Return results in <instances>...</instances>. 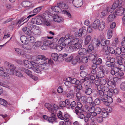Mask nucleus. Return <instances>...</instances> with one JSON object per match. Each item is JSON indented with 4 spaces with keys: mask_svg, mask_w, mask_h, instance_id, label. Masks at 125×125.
Here are the masks:
<instances>
[{
    "mask_svg": "<svg viewBox=\"0 0 125 125\" xmlns=\"http://www.w3.org/2000/svg\"><path fill=\"white\" fill-rule=\"evenodd\" d=\"M48 58L45 56L39 55L36 56L35 58V61L38 64V67L36 69L38 71L37 72H36L38 73L41 72V71L43 70H46L49 66V64L47 62V61Z\"/></svg>",
    "mask_w": 125,
    "mask_h": 125,
    "instance_id": "1",
    "label": "nucleus"
},
{
    "mask_svg": "<svg viewBox=\"0 0 125 125\" xmlns=\"http://www.w3.org/2000/svg\"><path fill=\"white\" fill-rule=\"evenodd\" d=\"M68 45L73 46L76 49H79L82 47L81 44L83 41L81 39L75 38L73 36H71L68 38Z\"/></svg>",
    "mask_w": 125,
    "mask_h": 125,
    "instance_id": "2",
    "label": "nucleus"
},
{
    "mask_svg": "<svg viewBox=\"0 0 125 125\" xmlns=\"http://www.w3.org/2000/svg\"><path fill=\"white\" fill-rule=\"evenodd\" d=\"M24 63L25 66L27 68L31 69L35 72H37L36 69L37 67H38V64L34 62H31L27 60L24 61Z\"/></svg>",
    "mask_w": 125,
    "mask_h": 125,
    "instance_id": "3",
    "label": "nucleus"
},
{
    "mask_svg": "<svg viewBox=\"0 0 125 125\" xmlns=\"http://www.w3.org/2000/svg\"><path fill=\"white\" fill-rule=\"evenodd\" d=\"M28 26L30 28V31L34 34L39 35L41 33V29L38 26L34 25L31 22L28 23L27 24Z\"/></svg>",
    "mask_w": 125,
    "mask_h": 125,
    "instance_id": "4",
    "label": "nucleus"
},
{
    "mask_svg": "<svg viewBox=\"0 0 125 125\" xmlns=\"http://www.w3.org/2000/svg\"><path fill=\"white\" fill-rule=\"evenodd\" d=\"M88 110L91 113V114H87L86 117L89 119L91 117V115L93 116H95L99 114L101 112V109L99 107L95 108L94 107H91Z\"/></svg>",
    "mask_w": 125,
    "mask_h": 125,
    "instance_id": "5",
    "label": "nucleus"
},
{
    "mask_svg": "<svg viewBox=\"0 0 125 125\" xmlns=\"http://www.w3.org/2000/svg\"><path fill=\"white\" fill-rule=\"evenodd\" d=\"M105 23L104 22H100L99 20L95 21L93 23L92 26L94 29H98L99 31H102L104 28Z\"/></svg>",
    "mask_w": 125,
    "mask_h": 125,
    "instance_id": "6",
    "label": "nucleus"
},
{
    "mask_svg": "<svg viewBox=\"0 0 125 125\" xmlns=\"http://www.w3.org/2000/svg\"><path fill=\"white\" fill-rule=\"evenodd\" d=\"M20 39L22 43L26 44H28L29 42L33 43L36 41V39L30 35L22 36L21 37Z\"/></svg>",
    "mask_w": 125,
    "mask_h": 125,
    "instance_id": "7",
    "label": "nucleus"
},
{
    "mask_svg": "<svg viewBox=\"0 0 125 125\" xmlns=\"http://www.w3.org/2000/svg\"><path fill=\"white\" fill-rule=\"evenodd\" d=\"M11 69L10 70V73L11 74H14L20 77H22L23 75L20 72L21 71H22V68L21 69L19 68L17 69L14 66L10 65Z\"/></svg>",
    "mask_w": 125,
    "mask_h": 125,
    "instance_id": "8",
    "label": "nucleus"
},
{
    "mask_svg": "<svg viewBox=\"0 0 125 125\" xmlns=\"http://www.w3.org/2000/svg\"><path fill=\"white\" fill-rule=\"evenodd\" d=\"M100 44V41L99 40L96 39H93L89 45V52L92 53V51L94 50V47H98Z\"/></svg>",
    "mask_w": 125,
    "mask_h": 125,
    "instance_id": "9",
    "label": "nucleus"
},
{
    "mask_svg": "<svg viewBox=\"0 0 125 125\" xmlns=\"http://www.w3.org/2000/svg\"><path fill=\"white\" fill-rule=\"evenodd\" d=\"M50 15L47 13L46 12L43 14V19L42 18V24L44 25L49 26L51 25V24L48 20V17H49Z\"/></svg>",
    "mask_w": 125,
    "mask_h": 125,
    "instance_id": "10",
    "label": "nucleus"
},
{
    "mask_svg": "<svg viewBox=\"0 0 125 125\" xmlns=\"http://www.w3.org/2000/svg\"><path fill=\"white\" fill-rule=\"evenodd\" d=\"M68 38L64 37H61L58 42L59 44L62 46V47H65L66 45H68Z\"/></svg>",
    "mask_w": 125,
    "mask_h": 125,
    "instance_id": "11",
    "label": "nucleus"
},
{
    "mask_svg": "<svg viewBox=\"0 0 125 125\" xmlns=\"http://www.w3.org/2000/svg\"><path fill=\"white\" fill-rule=\"evenodd\" d=\"M104 69L102 66H100L98 69V72L96 74L97 78L99 79L100 78L103 77L104 76Z\"/></svg>",
    "mask_w": 125,
    "mask_h": 125,
    "instance_id": "12",
    "label": "nucleus"
},
{
    "mask_svg": "<svg viewBox=\"0 0 125 125\" xmlns=\"http://www.w3.org/2000/svg\"><path fill=\"white\" fill-rule=\"evenodd\" d=\"M102 87L101 91L103 92V94L102 95L100 94V93H98L101 96H103L105 94H107V93L108 92L110 91V89L108 85H102Z\"/></svg>",
    "mask_w": 125,
    "mask_h": 125,
    "instance_id": "13",
    "label": "nucleus"
},
{
    "mask_svg": "<svg viewBox=\"0 0 125 125\" xmlns=\"http://www.w3.org/2000/svg\"><path fill=\"white\" fill-rule=\"evenodd\" d=\"M64 95L66 97L70 99L73 98L74 95L73 90H68L67 91L64 92Z\"/></svg>",
    "mask_w": 125,
    "mask_h": 125,
    "instance_id": "14",
    "label": "nucleus"
},
{
    "mask_svg": "<svg viewBox=\"0 0 125 125\" xmlns=\"http://www.w3.org/2000/svg\"><path fill=\"white\" fill-rule=\"evenodd\" d=\"M89 48L87 50L84 48H82L79 50L78 53V54L80 55H87L89 54H91L92 53L89 52L88 51Z\"/></svg>",
    "mask_w": 125,
    "mask_h": 125,
    "instance_id": "15",
    "label": "nucleus"
},
{
    "mask_svg": "<svg viewBox=\"0 0 125 125\" xmlns=\"http://www.w3.org/2000/svg\"><path fill=\"white\" fill-rule=\"evenodd\" d=\"M95 84L97 86V89L98 90L97 91L98 93H100V94L102 95L103 94V92L101 91L102 88V85H100V82L99 80H96L95 81Z\"/></svg>",
    "mask_w": 125,
    "mask_h": 125,
    "instance_id": "16",
    "label": "nucleus"
},
{
    "mask_svg": "<svg viewBox=\"0 0 125 125\" xmlns=\"http://www.w3.org/2000/svg\"><path fill=\"white\" fill-rule=\"evenodd\" d=\"M115 13L116 15L119 16L121 15L124 13L125 15V8L121 7L117 9L115 11Z\"/></svg>",
    "mask_w": 125,
    "mask_h": 125,
    "instance_id": "17",
    "label": "nucleus"
},
{
    "mask_svg": "<svg viewBox=\"0 0 125 125\" xmlns=\"http://www.w3.org/2000/svg\"><path fill=\"white\" fill-rule=\"evenodd\" d=\"M51 9L53 12V13H52L54 15L56 12V13H58L61 12L62 11L61 9L60 6H59L57 5V6L51 7Z\"/></svg>",
    "mask_w": 125,
    "mask_h": 125,
    "instance_id": "18",
    "label": "nucleus"
},
{
    "mask_svg": "<svg viewBox=\"0 0 125 125\" xmlns=\"http://www.w3.org/2000/svg\"><path fill=\"white\" fill-rule=\"evenodd\" d=\"M0 76L4 78H8L9 75L6 72L5 70H4L3 68L0 67Z\"/></svg>",
    "mask_w": 125,
    "mask_h": 125,
    "instance_id": "19",
    "label": "nucleus"
},
{
    "mask_svg": "<svg viewBox=\"0 0 125 125\" xmlns=\"http://www.w3.org/2000/svg\"><path fill=\"white\" fill-rule=\"evenodd\" d=\"M73 3L74 6L78 8L80 7L82 5L83 1L82 0H73Z\"/></svg>",
    "mask_w": 125,
    "mask_h": 125,
    "instance_id": "20",
    "label": "nucleus"
},
{
    "mask_svg": "<svg viewBox=\"0 0 125 125\" xmlns=\"http://www.w3.org/2000/svg\"><path fill=\"white\" fill-rule=\"evenodd\" d=\"M108 92L107 93V94H105L102 97V99H105L108 101V102L110 103H111L113 102V99L112 97V96H109L108 95Z\"/></svg>",
    "mask_w": 125,
    "mask_h": 125,
    "instance_id": "21",
    "label": "nucleus"
},
{
    "mask_svg": "<svg viewBox=\"0 0 125 125\" xmlns=\"http://www.w3.org/2000/svg\"><path fill=\"white\" fill-rule=\"evenodd\" d=\"M53 20L55 22H63V19L61 17L55 15L53 17Z\"/></svg>",
    "mask_w": 125,
    "mask_h": 125,
    "instance_id": "22",
    "label": "nucleus"
},
{
    "mask_svg": "<svg viewBox=\"0 0 125 125\" xmlns=\"http://www.w3.org/2000/svg\"><path fill=\"white\" fill-rule=\"evenodd\" d=\"M83 105L80 102H78L77 103V106L75 107V111L83 112L82 108Z\"/></svg>",
    "mask_w": 125,
    "mask_h": 125,
    "instance_id": "23",
    "label": "nucleus"
},
{
    "mask_svg": "<svg viewBox=\"0 0 125 125\" xmlns=\"http://www.w3.org/2000/svg\"><path fill=\"white\" fill-rule=\"evenodd\" d=\"M97 65L96 63L93 64L92 66V69L93 70L91 71L92 74L94 75L96 74L97 72L98 71V68H97Z\"/></svg>",
    "mask_w": 125,
    "mask_h": 125,
    "instance_id": "24",
    "label": "nucleus"
},
{
    "mask_svg": "<svg viewBox=\"0 0 125 125\" xmlns=\"http://www.w3.org/2000/svg\"><path fill=\"white\" fill-rule=\"evenodd\" d=\"M76 49L73 46L71 45L69 46L66 48V51L67 52H71L76 50Z\"/></svg>",
    "mask_w": 125,
    "mask_h": 125,
    "instance_id": "25",
    "label": "nucleus"
},
{
    "mask_svg": "<svg viewBox=\"0 0 125 125\" xmlns=\"http://www.w3.org/2000/svg\"><path fill=\"white\" fill-rule=\"evenodd\" d=\"M44 106L48 109L49 112L54 111V109L51 104L46 103L45 104Z\"/></svg>",
    "mask_w": 125,
    "mask_h": 125,
    "instance_id": "26",
    "label": "nucleus"
},
{
    "mask_svg": "<svg viewBox=\"0 0 125 125\" xmlns=\"http://www.w3.org/2000/svg\"><path fill=\"white\" fill-rule=\"evenodd\" d=\"M14 50L15 52L21 55H25V53L24 50L18 48H14Z\"/></svg>",
    "mask_w": 125,
    "mask_h": 125,
    "instance_id": "27",
    "label": "nucleus"
},
{
    "mask_svg": "<svg viewBox=\"0 0 125 125\" xmlns=\"http://www.w3.org/2000/svg\"><path fill=\"white\" fill-rule=\"evenodd\" d=\"M92 37L90 35L87 36L85 39L84 43L86 45H88L92 40Z\"/></svg>",
    "mask_w": 125,
    "mask_h": 125,
    "instance_id": "28",
    "label": "nucleus"
},
{
    "mask_svg": "<svg viewBox=\"0 0 125 125\" xmlns=\"http://www.w3.org/2000/svg\"><path fill=\"white\" fill-rule=\"evenodd\" d=\"M57 5L62 8L63 9H67L68 8V6L64 3H57Z\"/></svg>",
    "mask_w": 125,
    "mask_h": 125,
    "instance_id": "29",
    "label": "nucleus"
},
{
    "mask_svg": "<svg viewBox=\"0 0 125 125\" xmlns=\"http://www.w3.org/2000/svg\"><path fill=\"white\" fill-rule=\"evenodd\" d=\"M118 92V91L117 89H115L114 90L111 89L110 91L108 92V95L110 96H112L113 93H114L115 94H117Z\"/></svg>",
    "mask_w": 125,
    "mask_h": 125,
    "instance_id": "30",
    "label": "nucleus"
},
{
    "mask_svg": "<svg viewBox=\"0 0 125 125\" xmlns=\"http://www.w3.org/2000/svg\"><path fill=\"white\" fill-rule=\"evenodd\" d=\"M22 5L24 7H28L30 6L32 4V3L28 1H23L22 2Z\"/></svg>",
    "mask_w": 125,
    "mask_h": 125,
    "instance_id": "31",
    "label": "nucleus"
},
{
    "mask_svg": "<svg viewBox=\"0 0 125 125\" xmlns=\"http://www.w3.org/2000/svg\"><path fill=\"white\" fill-rule=\"evenodd\" d=\"M53 38L52 37H48V39H47V40H46V41H44L43 42V43L44 44H45V45H46L47 46L49 45H51V44L52 43V42L50 40H49V39H52Z\"/></svg>",
    "mask_w": 125,
    "mask_h": 125,
    "instance_id": "32",
    "label": "nucleus"
},
{
    "mask_svg": "<svg viewBox=\"0 0 125 125\" xmlns=\"http://www.w3.org/2000/svg\"><path fill=\"white\" fill-rule=\"evenodd\" d=\"M110 43L109 41L108 40H105L104 39H102L100 42L101 44L103 46H104L105 45H107Z\"/></svg>",
    "mask_w": 125,
    "mask_h": 125,
    "instance_id": "33",
    "label": "nucleus"
},
{
    "mask_svg": "<svg viewBox=\"0 0 125 125\" xmlns=\"http://www.w3.org/2000/svg\"><path fill=\"white\" fill-rule=\"evenodd\" d=\"M86 29H84L83 28L80 29L79 31L78 36H81L82 35L86 33Z\"/></svg>",
    "mask_w": 125,
    "mask_h": 125,
    "instance_id": "34",
    "label": "nucleus"
},
{
    "mask_svg": "<svg viewBox=\"0 0 125 125\" xmlns=\"http://www.w3.org/2000/svg\"><path fill=\"white\" fill-rule=\"evenodd\" d=\"M108 9H109L107 8L106 9L103 10L101 12V16L103 17L108 14L109 13Z\"/></svg>",
    "mask_w": 125,
    "mask_h": 125,
    "instance_id": "35",
    "label": "nucleus"
},
{
    "mask_svg": "<svg viewBox=\"0 0 125 125\" xmlns=\"http://www.w3.org/2000/svg\"><path fill=\"white\" fill-rule=\"evenodd\" d=\"M116 15L115 13V12L114 13V15L111 14L109 15L107 17V20L108 21L110 22L113 21L115 17V15Z\"/></svg>",
    "mask_w": 125,
    "mask_h": 125,
    "instance_id": "36",
    "label": "nucleus"
},
{
    "mask_svg": "<svg viewBox=\"0 0 125 125\" xmlns=\"http://www.w3.org/2000/svg\"><path fill=\"white\" fill-rule=\"evenodd\" d=\"M22 69L23 72L28 75L30 77L32 76V74L31 71L25 68H22Z\"/></svg>",
    "mask_w": 125,
    "mask_h": 125,
    "instance_id": "37",
    "label": "nucleus"
},
{
    "mask_svg": "<svg viewBox=\"0 0 125 125\" xmlns=\"http://www.w3.org/2000/svg\"><path fill=\"white\" fill-rule=\"evenodd\" d=\"M124 73L122 71H120L118 73H116L115 76L117 77L120 79L123 78L124 77Z\"/></svg>",
    "mask_w": 125,
    "mask_h": 125,
    "instance_id": "38",
    "label": "nucleus"
},
{
    "mask_svg": "<svg viewBox=\"0 0 125 125\" xmlns=\"http://www.w3.org/2000/svg\"><path fill=\"white\" fill-rule=\"evenodd\" d=\"M22 48L27 50H31L32 49L31 46L30 45L25 43L22 45Z\"/></svg>",
    "mask_w": 125,
    "mask_h": 125,
    "instance_id": "39",
    "label": "nucleus"
},
{
    "mask_svg": "<svg viewBox=\"0 0 125 125\" xmlns=\"http://www.w3.org/2000/svg\"><path fill=\"white\" fill-rule=\"evenodd\" d=\"M43 7V6H40L34 9L33 10V12L35 15L37 13L40 12L41 10Z\"/></svg>",
    "mask_w": 125,
    "mask_h": 125,
    "instance_id": "40",
    "label": "nucleus"
},
{
    "mask_svg": "<svg viewBox=\"0 0 125 125\" xmlns=\"http://www.w3.org/2000/svg\"><path fill=\"white\" fill-rule=\"evenodd\" d=\"M43 15L40 16L39 18H37V24L40 25L42 24V18L43 19Z\"/></svg>",
    "mask_w": 125,
    "mask_h": 125,
    "instance_id": "41",
    "label": "nucleus"
},
{
    "mask_svg": "<svg viewBox=\"0 0 125 125\" xmlns=\"http://www.w3.org/2000/svg\"><path fill=\"white\" fill-rule=\"evenodd\" d=\"M58 54L56 53H53L51 54L52 59L55 61L58 60Z\"/></svg>",
    "mask_w": 125,
    "mask_h": 125,
    "instance_id": "42",
    "label": "nucleus"
},
{
    "mask_svg": "<svg viewBox=\"0 0 125 125\" xmlns=\"http://www.w3.org/2000/svg\"><path fill=\"white\" fill-rule=\"evenodd\" d=\"M76 114L78 115L79 118L81 119H83L84 117V115L82 113L83 112H78L75 111Z\"/></svg>",
    "mask_w": 125,
    "mask_h": 125,
    "instance_id": "43",
    "label": "nucleus"
},
{
    "mask_svg": "<svg viewBox=\"0 0 125 125\" xmlns=\"http://www.w3.org/2000/svg\"><path fill=\"white\" fill-rule=\"evenodd\" d=\"M92 61L94 64H95V63L96 65L97 64L99 65L102 63V60L101 58H99L96 60H93Z\"/></svg>",
    "mask_w": 125,
    "mask_h": 125,
    "instance_id": "44",
    "label": "nucleus"
},
{
    "mask_svg": "<svg viewBox=\"0 0 125 125\" xmlns=\"http://www.w3.org/2000/svg\"><path fill=\"white\" fill-rule=\"evenodd\" d=\"M90 79L91 80H94L95 79V76L94 75H92L90 74H89L88 75V77H85L86 80H88Z\"/></svg>",
    "mask_w": 125,
    "mask_h": 125,
    "instance_id": "45",
    "label": "nucleus"
},
{
    "mask_svg": "<svg viewBox=\"0 0 125 125\" xmlns=\"http://www.w3.org/2000/svg\"><path fill=\"white\" fill-rule=\"evenodd\" d=\"M122 3H120V1H116L114 2L112 6L115 9L119 5H120Z\"/></svg>",
    "mask_w": 125,
    "mask_h": 125,
    "instance_id": "46",
    "label": "nucleus"
},
{
    "mask_svg": "<svg viewBox=\"0 0 125 125\" xmlns=\"http://www.w3.org/2000/svg\"><path fill=\"white\" fill-rule=\"evenodd\" d=\"M35 42V41L32 43L33 46L36 47H39L42 44V42L41 41H38Z\"/></svg>",
    "mask_w": 125,
    "mask_h": 125,
    "instance_id": "47",
    "label": "nucleus"
},
{
    "mask_svg": "<svg viewBox=\"0 0 125 125\" xmlns=\"http://www.w3.org/2000/svg\"><path fill=\"white\" fill-rule=\"evenodd\" d=\"M112 36V30L109 29L108 30L107 33V37L108 39H110L111 38Z\"/></svg>",
    "mask_w": 125,
    "mask_h": 125,
    "instance_id": "48",
    "label": "nucleus"
},
{
    "mask_svg": "<svg viewBox=\"0 0 125 125\" xmlns=\"http://www.w3.org/2000/svg\"><path fill=\"white\" fill-rule=\"evenodd\" d=\"M64 116V119L63 120L66 122L68 121L69 120V119L70 118V115L69 114L67 113L65 114Z\"/></svg>",
    "mask_w": 125,
    "mask_h": 125,
    "instance_id": "49",
    "label": "nucleus"
},
{
    "mask_svg": "<svg viewBox=\"0 0 125 125\" xmlns=\"http://www.w3.org/2000/svg\"><path fill=\"white\" fill-rule=\"evenodd\" d=\"M118 64H119L120 66H119L120 70H123L125 71V66L124 65H123L122 64V62H118Z\"/></svg>",
    "mask_w": 125,
    "mask_h": 125,
    "instance_id": "50",
    "label": "nucleus"
},
{
    "mask_svg": "<svg viewBox=\"0 0 125 125\" xmlns=\"http://www.w3.org/2000/svg\"><path fill=\"white\" fill-rule=\"evenodd\" d=\"M87 72H86L85 71H83L81 72L80 73V75L81 76L83 77H85L86 76L88 77V74Z\"/></svg>",
    "mask_w": 125,
    "mask_h": 125,
    "instance_id": "51",
    "label": "nucleus"
},
{
    "mask_svg": "<svg viewBox=\"0 0 125 125\" xmlns=\"http://www.w3.org/2000/svg\"><path fill=\"white\" fill-rule=\"evenodd\" d=\"M71 83H72L73 84H75L76 85L78 84L79 83V81L78 80H77L75 78H72L71 80Z\"/></svg>",
    "mask_w": 125,
    "mask_h": 125,
    "instance_id": "52",
    "label": "nucleus"
},
{
    "mask_svg": "<svg viewBox=\"0 0 125 125\" xmlns=\"http://www.w3.org/2000/svg\"><path fill=\"white\" fill-rule=\"evenodd\" d=\"M0 104L4 106H6L7 104V103L4 99L0 98Z\"/></svg>",
    "mask_w": 125,
    "mask_h": 125,
    "instance_id": "53",
    "label": "nucleus"
},
{
    "mask_svg": "<svg viewBox=\"0 0 125 125\" xmlns=\"http://www.w3.org/2000/svg\"><path fill=\"white\" fill-rule=\"evenodd\" d=\"M59 45V46H56V47L53 48H56L55 50L57 52H59L61 51L62 50L63 48L64 47H62V46L61 45Z\"/></svg>",
    "mask_w": 125,
    "mask_h": 125,
    "instance_id": "54",
    "label": "nucleus"
},
{
    "mask_svg": "<svg viewBox=\"0 0 125 125\" xmlns=\"http://www.w3.org/2000/svg\"><path fill=\"white\" fill-rule=\"evenodd\" d=\"M119 62L118 60L117 62V63L116 64V65L118 66V67H115L113 68V69L114 70V71L116 73H118L119 72V69H120L119 67V66H120V65L118 64V62Z\"/></svg>",
    "mask_w": 125,
    "mask_h": 125,
    "instance_id": "55",
    "label": "nucleus"
},
{
    "mask_svg": "<svg viewBox=\"0 0 125 125\" xmlns=\"http://www.w3.org/2000/svg\"><path fill=\"white\" fill-rule=\"evenodd\" d=\"M62 113L61 111H59L57 114V116L59 118L63 120L64 119V117L62 116Z\"/></svg>",
    "mask_w": 125,
    "mask_h": 125,
    "instance_id": "56",
    "label": "nucleus"
},
{
    "mask_svg": "<svg viewBox=\"0 0 125 125\" xmlns=\"http://www.w3.org/2000/svg\"><path fill=\"white\" fill-rule=\"evenodd\" d=\"M56 118L55 117H50L48 119V121L49 122L53 123V122H56Z\"/></svg>",
    "mask_w": 125,
    "mask_h": 125,
    "instance_id": "57",
    "label": "nucleus"
},
{
    "mask_svg": "<svg viewBox=\"0 0 125 125\" xmlns=\"http://www.w3.org/2000/svg\"><path fill=\"white\" fill-rule=\"evenodd\" d=\"M62 13L66 15L68 17L70 18L71 17V14L67 11L63 10L62 11Z\"/></svg>",
    "mask_w": 125,
    "mask_h": 125,
    "instance_id": "58",
    "label": "nucleus"
},
{
    "mask_svg": "<svg viewBox=\"0 0 125 125\" xmlns=\"http://www.w3.org/2000/svg\"><path fill=\"white\" fill-rule=\"evenodd\" d=\"M92 92V90L90 88H87L85 90V93L87 95H90L91 93Z\"/></svg>",
    "mask_w": 125,
    "mask_h": 125,
    "instance_id": "59",
    "label": "nucleus"
},
{
    "mask_svg": "<svg viewBox=\"0 0 125 125\" xmlns=\"http://www.w3.org/2000/svg\"><path fill=\"white\" fill-rule=\"evenodd\" d=\"M81 61L83 63H86L88 61V58L86 57L83 56L82 57Z\"/></svg>",
    "mask_w": 125,
    "mask_h": 125,
    "instance_id": "60",
    "label": "nucleus"
},
{
    "mask_svg": "<svg viewBox=\"0 0 125 125\" xmlns=\"http://www.w3.org/2000/svg\"><path fill=\"white\" fill-rule=\"evenodd\" d=\"M106 59L107 60H109L112 63H113L115 61V59L114 58H111L108 56L106 57Z\"/></svg>",
    "mask_w": 125,
    "mask_h": 125,
    "instance_id": "61",
    "label": "nucleus"
},
{
    "mask_svg": "<svg viewBox=\"0 0 125 125\" xmlns=\"http://www.w3.org/2000/svg\"><path fill=\"white\" fill-rule=\"evenodd\" d=\"M118 39L115 38L112 44V46H115L116 45L118 44Z\"/></svg>",
    "mask_w": 125,
    "mask_h": 125,
    "instance_id": "62",
    "label": "nucleus"
},
{
    "mask_svg": "<svg viewBox=\"0 0 125 125\" xmlns=\"http://www.w3.org/2000/svg\"><path fill=\"white\" fill-rule=\"evenodd\" d=\"M80 61V59L77 56L75 59H73L72 62V63L73 64H76L78 61Z\"/></svg>",
    "mask_w": 125,
    "mask_h": 125,
    "instance_id": "63",
    "label": "nucleus"
},
{
    "mask_svg": "<svg viewBox=\"0 0 125 125\" xmlns=\"http://www.w3.org/2000/svg\"><path fill=\"white\" fill-rule=\"evenodd\" d=\"M120 87L121 90L123 91H125V82L121 83Z\"/></svg>",
    "mask_w": 125,
    "mask_h": 125,
    "instance_id": "64",
    "label": "nucleus"
}]
</instances>
